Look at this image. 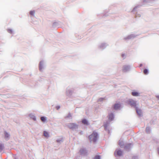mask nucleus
<instances>
[{"instance_id":"obj_1","label":"nucleus","mask_w":159,"mask_h":159,"mask_svg":"<svg viewBox=\"0 0 159 159\" xmlns=\"http://www.w3.org/2000/svg\"><path fill=\"white\" fill-rule=\"evenodd\" d=\"M98 134L97 132L94 131L89 136V139L91 142H95L98 139Z\"/></svg>"},{"instance_id":"obj_2","label":"nucleus","mask_w":159,"mask_h":159,"mask_svg":"<svg viewBox=\"0 0 159 159\" xmlns=\"http://www.w3.org/2000/svg\"><path fill=\"white\" fill-rule=\"evenodd\" d=\"M128 104L131 106L132 107H133L136 108H137L136 102L133 100H129L128 101Z\"/></svg>"},{"instance_id":"obj_3","label":"nucleus","mask_w":159,"mask_h":159,"mask_svg":"<svg viewBox=\"0 0 159 159\" xmlns=\"http://www.w3.org/2000/svg\"><path fill=\"white\" fill-rule=\"evenodd\" d=\"M68 126L70 129H73L75 128L76 127L77 125L75 124L70 123L68 125Z\"/></svg>"},{"instance_id":"obj_4","label":"nucleus","mask_w":159,"mask_h":159,"mask_svg":"<svg viewBox=\"0 0 159 159\" xmlns=\"http://www.w3.org/2000/svg\"><path fill=\"white\" fill-rule=\"evenodd\" d=\"M120 106V104H116L114 106V108L115 110H117L119 109Z\"/></svg>"},{"instance_id":"obj_5","label":"nucleus","mask_w":159,"mask_h":159,"mask_svg":"<svg viewBox=\"0 0 159 159\" xmlns=\"http://www.w3.org/2000/svg\"><path fill=\"white\" fill-rule=\"evenodd\" d=\"M116 152L117 155L119 156H121L122 154V152L120 150L116 151L115 153V155H116Z\"/></svg>"},{"instance_id":"obj_6","label":"nucleus","mask_w":159,"mask_h":159,"mask_svg":"<svg viewBox=\"0 0 159 159\" xmlns=\"http://www.w3.org/2000/svg\"><path fill=\"white\" fill-rule=\"evenodd\" d=\"M132 94L134 96H138L139 95V93L136 91L133 92Z\"/></svg>"},{"instance_id":"obj_7","label":"nucleus","mask_w":159,"mask_h":159,"mask_svg":"<svg viewBox=\"0 0 159 159\" xmlns=\"http://www.w3.org/2000/svg\"><path fill=\"white\" fill-rule=\"evenodd\" d=\"M114 118L113 115L112 113H111L109 115V119L110 120H112Z\"/></svg>"},{"instance_id":"obj_8","label":"nucleus","mask_w":159,"mask_h":159,"mask_svg":"<svg viewBox=\"0 0 159 159\" xmlns=\"http://www.w3.org/2000/svg\"><path fill=\"white\" fill-rule=\"evenodd\" d=\"M82 122L83 124L85 125H88L89 124L87 120L85 119L82 120Z\"/></svg>"},{"instance_id":"obj_9","label":"nucleus","mask_w":159,"mask_h":159,"mask_svg":"<svg viewBox=\"0 0 159 159\" xmlns=\"http://www.w3.org/2000/svg\"><path fill=\"white\" fill-rule=\"evenodd\" d=\"M43 134L46 137L48 138L49 136V135L48 132L46 131H44L43 132Z\"/></svg>"},{"instance_id":"obj_10","label":"nucleus","mask_w":159,"mask_h":159,"mask_svg":"<svg viewBox=\"0 0 159 159\" xmlns=\"http://www.w3.org/2000/svg\"><path fill=\"white\" fill-rule=\"evenodd\" d=\"M136 110L137 114L139 115H141L142 114L141 110L140 109H138L137 107L136 108Z\"/></svg>"},{"instance_id":"obj_11","label":"nucleus","mask_w":159,"mask_h":159,"mask_svg":"<svg viewBox=\"0 0 159 159\" xmlns=\"http://www.w3.org/2000/svg\"><path fill=\"white\" fill-rule=\"evenodd\" d=\"M119 144L120 147H122L124 145V143L122 141H120L119 143Z\"/></svg>"},{"instance_id":"obj_12","label":"nucleus","mask_w":159,"mask_h":159,"mask_svg":"<svg viewBox=\"0 0 159 159\" xmlns=\"http://www.w3.org/2000/svg\"><path fill=\"white\" fill-rule=\"evenodd\" d=\"M41 120L42 122H44L46 121V118L44 117H42L41 118Z\"/></svg>"},{"instance_id":"obj_13","label":"nucleus","mask_w":159,"mask_h":159,"mask_svg":"<svg viewBox=\"0 0 159 159\" xmlns=\"http://www.w3.org/2000/svg\"><path fill=\"white\" fill-rule=\"evenodd\" d=\"M9 136V135L6 132H5V138H6V139L7 138H8Z\"/></svg>"},{"instance_id":"obj_14","label":"nucleus","mask_w":159,"mask_h":159,"mask_svg":"<svg viewBox=\"0 0 159 159\" xmlns=\"http://www.w3.org/2000/svg\"><path fill=\"white\" fill-rule=\"evenodd\" d=\"M143 73L145 75L147 74L148 73V70L147 69H145L143 70Z\"/></svg>"},{"instance_id":"obj_15","label":"nucleus","mask_w":159,"mask_h":159,"mask_svg":"<svg viewBox=\"0 0 159 159\" xmlns=\"http://www.w3.org/2000/svg\"><path fill=\"white\" fill-rule=\"evenodd\" d=\"M35 11H31L30 12V14L31 15L33 16L34 15Z\"/></svg>"},{"instance_id":"obj_16","label":"nucleus","mask_w":159,"mask_h":159,"mask_svg":"<svg viewBox=\"0 0 159 159\" xmlns=\"http://www.w3.org/2000/svg\"><path fill=\"white\" fill-rule=\"evenodd\" d=\"M3 148V145L2 144H0V150H2Z\"/></svg>"},{"instance_id":"obj_17","label":"nucleus","mask_w":159,"mask_h":159,"mask_svg":"<svg viewBox=\"0 0 159 159\" xmlns=\"http://www.w3.org/2000/svg\"><path fill=\"white\" fill-rule=\"evenodd\" d=\"M94 159H100V157L99 156H96Z\"/></svg>"},{"instance_id":"obj_18","label":"nucleus","mask_w":159,"mask_h":159,"mask_svg":"<svg viewBox=\"0 0 159 159\" xmlns=\"http://www.w3.org/2000/svg\"><path fill=\"white\" fill-rule=\"evenodd\" d=\"M84 150L83 149H81L80 150V152L82 154L83 153V152H84Z\"/></svg>"},{"instance_id":"obj_19","label":"nucleus","mask_w":159,"mask_h":159,"mask_svg":"<svg viewBox=\"0 0 159 159\" xmlns=\"http://www.w3.org/2000/svg\"><path fill=\"white\" fill-rule=\"evenodd\" d=\"M150 128L149 127H147L146 128V131L147 132H148L149 131Z\"/></svg>"},{"instance_id":"obj_20","label":"nucleus","mask_w":159,"mask_h":159,"mask_svg":"<svg viewBox=\"0 0 159 159\" xmlns=\"http://www.w3.org/2000/svg\"><path fill=\"white\" fill-rule=\"evenodd\" d=\"M7 31L9 33H12V30H11L9 29L7 30Z\"/></svg>"},{"instance_id":"obj_21","label":"nucleus","mask_w":159,"mask_h":159,"mask_svg":"<svg viewBox=\"0 0 159 159\" xmlns=\"http://www.w3.org/2000/svg\"><path fill=\"white\" fill-rule=\"evenodd\" d=\"M42 69V67L41 66V65H40L39 66V70H41Z\"/></svg>"},{"instance_id":"obj_22","label":"nucleus","mask_w":159,"mask_h":159,"mask_svg":"<svg viewBox=\"0 0 159 159\" xmlns=\"http://www.w3.org/2000/svg\"><path fill=\"white\" fill-rule=\"evenodd\" d=\"M57 109H58L60 108V107H57Z\"/></svg>"},{"instance_id":"obj_23","label":"nucleus","mask_w":159,"mask_h":159,"mask_svg":"<svg viewBox=\"0 0 159 159\" xmlns=\"http://www.w3.org/2000/svg\"><path fill=\"white\" fill-rule=\"evenodd\" d=\"M158 153L159 154V148L158 149Z\"/></svg>"},{"instance_id":"obj_24","label":"nucleus","mask_w":159,"mask_h":159,"mask_svg":"<svg viewBox=\"0 0 159 159\" xmlns=\"http://www.w3.org/2000/svg\"><path fill=\"white\" fill-rule=\"evenodd\" d=\"M123 71H125L124 69H123Z\"/></svg>"}]
</instances>
